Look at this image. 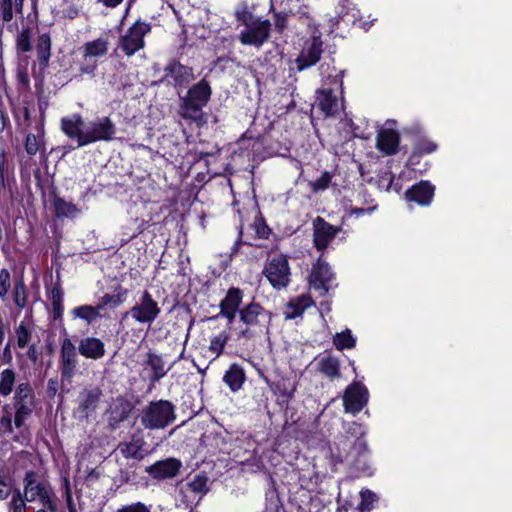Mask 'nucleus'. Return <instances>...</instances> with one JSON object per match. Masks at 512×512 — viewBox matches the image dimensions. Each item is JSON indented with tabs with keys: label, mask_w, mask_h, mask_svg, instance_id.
I'll list each match as a JSON object with an SVG mask.
<instances>
[{
	"label": "nucleus",
	"mask_w": 512,
	"mask_h": 512,
	"mask_svg": "<svg viewBox=\"0 0 512 512\" xmlns=\"http://www.w3.org/2000/svg\"><path fill=\"white\" fill-rule=\"evenodd\" d=\"M264 275L274 288L286 287L291 276L287 257L285 255H275L269 258L264 267Z\"/></svg>",
	"instance_id": "6"
},
{
	"label": "nucleus",
	"mask_w": 512,
	"mask_h": 512,
	"mask_svg": "<svg viewBox=\"0 0 512 512\" xmlns=\"http://www.w3.org/2000/svg\"><path fill=\"white\" fill-rule=\"evenodd\" d=\"M4 335H5V332H4V325H3V322L2 320L0 319V344L3 342L4 340Z\"/></svg>",
	"instance_id": "62"
},
{
	"label": "nucleus",
	"mask_w": 512,
	"mask_h": 512,
	"mask_svg": "<svg viewBox=\"0 0 512 512\" xmlns=\"http://www.w3.org/2000/svg\"><path fill=\"white\" fill-rule=\"evenodd\" d=\"M48 511H49V509L43 507V508L39 509L37 512H48Z\"/></svg>",
	"instance_id": "64"
},
{
	"label": "nucleus",
	"mask_w": 512,
	"mask_h": 512,
	"mask_svg": "<svg viewBox=\"0 0 512 512\" xmlns=\"http://www.w3.org/2000/svg\"><path fill=\"white\" fill-rule=\"evenodd\" d=\"M318 370L329 378L339 377L340 362L338 358L326 355L317 362Z\"/></svg>",
	"instance_id": "29"
},
{
	"label": "nucleus",
	"mask_w": 512,
	"mask_h": 512,
	"mask_svg": "<svg viewBox=\"0 0 512 512\" xmlns=\"http://www.w3.org/2000/svg\"><path fill=\"white\" fill-rule=\"evenodd\" d=\"M16 336H17V344L20 348H24L28 345L30 338H31V332L28 329V327L24 324V322H21L19 326L15 330Z\"/></svg>",
	"instance_id": "42"
},
{
	"label": "nucleus",
	"mask_w": 512,
	"mask_h": 512,
	"mask_svg": "<svg viewBox=\"0 0 512 512\" xmlns=\"http://www.w3.org/2000/svg\"><path fill=\"white\" fill-rule=\"evenodd\" d=\"M77 367V355L74 344L69 339H64L61 344L60 370L61 376L67 381L74 377Z\"/></svg>",
	"instance_id": "12"
},
{
	"label": "nucleus",
	"mask_w": 512,
	"mask_h": 512,
	"mask_svg": "<svg viewBox=\"0 0 512 512\" xmlns=\"http://www.w3.org/2000/svg\"><path fill=\"white\" fill-rule=\"evenodd\" d=\"M0 423L5 426V431L6 432H8V433H12L13 432L12 420H11V416L10 415L3 416L1 418V420H0Z\"/></svg>",
	"instance_id": "53"
},
{
	"label": "nucleus",
	"mask_w": 512,
	"mask_h": 512,
	"mask_svg": "<svg viewBox=\"0 0 512 512\" xmlns=\"http://www.w3.org/2000/svg\"><path fill=\"white\" fill-rule=\"evenodd\" d=\"M101 391L97 388L84 390L79 395V407L81 413L86 417L95 411L99 401Z\"/></svg>",
	"instance_id": "24"
},
{
	"label": "nucleus",
	"mask_w": 512,
	"mask_h": 512,
	"mask_svg": "<svg viewBox=\"0 0 512 512\" xmlns=\"http://www.w3.org/2000/svg\"><path fill=\"white\" fill-rule=\"evenodd\" d=\"M180 467L181 463L178 460L169 458L156 462L149 466L146 471L154 478H172L177 475Z\"/></svg>",
	"instance_id": "18"
},
{
	"label": "nucleus",
	"mask_w": 512,
	"mask_h": 512,
	"mask_svg": "<svg viewBox=\"0 0 512 512\" xmlns=\"http://www.w3.org/2000/svg\"><path fill=\"white\" fill-rule=\"evenodd\" d=\"M207 478L202 475H196L186 486L182 489L183 495L186 497L188 494H193V501H199L202 494L207 490Z\"/></svg>",
	"instance_id": "30"
},
{
	"label": "nucleus",
	"mask_w": 512,
	"mask_h": 512,
	"mask_svg": "<svg viewBox=\"0 0 512 512\" xmlns=\"http://www.w3.org/2000/svg\"><path fill=\"white\" fill-rule=\"evenodd\" d=\"M110 303H113L115 305H118L121 303V300L118 299V300H115L114 296H111L109 294H105L102 298H101V304L100 305H103V307L107 304H110Z\"/></svg>",
	"instance_id": "56"
},
{
	"label": "nucleus",
	"mask_w": 512,
	"mask_h": 512,
	"mask_svg": "<svg viewBox=\"0 0 512 512\" xmlns=\"http://www.w3.org/2000/svg\"><path fill=\"white\" fill-rule=\"evenodd\" d=\"M374 209H375V207L368 208V209L354 208V209H351L350 214L351 215H355L356 217H360V216L365 215V214H371L374 211Z\"/></svg>",
	"instance_id": "55"
},
{
	"label": "nucleus",
	"mask_w": 512,
	"mask_h": 512,
	"mask_svg": "<svg viewBox=\"0 0 512 512\" xmlns=\"http://www.w3.org/2000/svg\"><path fill=\"white\" fill-rule=\"evenodd\" d=\"M49 298H50L52 304L62 303L63 302V291H62L61 287L54 286L52 288V290L50 291Z\"/></svg>",
	"instance_id": "50"
},
{
	"label": "nucleus",
	"mask_w": 512,
	"mask_h": 512,
	"mask_svg": "<svg viewBox=\"0 0 512 512\" xmlns=\"http://www.w3.org/2000/svg\"><path fill=\"white\" fill-rule=\"evenodd\" d=\"M316 105L325 116H333L342 108L341 101L328 89L318 91Z\"/></svg>",
	"instance_id": "20"
},
{
	"label": "nucleus",
	"mask_w": 512,
	"mask_h": 512,
	"mask_svg": "<svg viewBox=\"0 0 512 512\" xmlns=\"http://www.w3.org/2000/svg\"><path fill=\"white\" fill-rule=\"evenodd\" d=\"M245 379L243 370L237 366L232 365L229 370L225 373L223 380L233 391H237L241 388Z\"/></svg>",
	"instance_id": "31"
},
{
	"label": "nucleus",
	"mask_w": 512,
	"mask_h": 512,
	"mask_svg": "<svg viewBox=\"0 0 512 512\" xmlns=\"http://www.w3.org/2000/svg\"><path fill=\"white\" fill-rule=\"evenodd\" d=\"M31 31L30 28H24L17 37V48L22 52H28L31 50Z\"/></svg>",
	"instance_id": "43"
},
{
	"label": "nucleus",
	"mask_w": 512,
	"mask_h": 512,
	"mask_svg": "<svg viewBox=\"0 0 512 512\" xmlns=\"http://www.w3.org/2000/svg\"><path fill=\"white\" fill-rule=\"evenodd\" d=\"M66 502H67L68 511L69 512H75L76 508H75V505L73 503V499H72V495H71L70 491H67Z\"/></svg>",
	"instance_id": "57"
},
{
	"label": "nucleus",
	"mask_w": 512,
	"mask_h": 512,
	"mask_svg": "<svg viewBox=\"0 0 512 512\" xmlns=\"http://www.w3.org/2000/svg\"><path fill=\"white\" fill-rule=\"evenodd\" d=\"M257 233L261 238H266L268 236L269 231L267 227L263 226L257 231Z\"/></svg>",
	"instance_id": "61"
},
{
	"label": "nucleus",
	"mask_w": 512,
	"mask_h": 512,
	"mask_svg": "<svg viewBox=\"0 0 512 512\" xmlns=\"http://www.w3.org/2000/svg\"><path fill=\"white\" fill-rule=\"evenodd\" d=\"M10 495V489L6 483L5 477L0 472V500H5Z\"/></svg>",
	"instance_id": "51"
},
{
	"label": "nucleus",
	"mask_w": 512,
	"mask_h": 512,
	"mask_svg": "<svg viewBox=\"0 0 512 512\" xmlns=\"http://www.w3.org/2000/svg\"><path fill=\"white\" fill-rule=\"evenodd\" d=\"M102 309L103 305H81L71 310V315L75 319H82L87 324H91L101 316L100 312Z\"/></svg>",
	"instance_id": "28"
},
{
	"label": "nucleus",
	"mask_w": 512,
	"mask_h": 512,
	"mask_svg": "<svg viewBox=\"0 0 512 512\" xmlns=\"http://www.w3.org/2000/svg\"><path fill=\"white\" fill-rule=\"evenodd\" d=\"M28 501L25 499L22 491L20 489H15L12 492V498L9 502V510L10 512H26Z\"/></svg>",
	"instance_id": "39"
},
{
	"label": "nucleus",
	"mask_w": 512,
	"mask_h": 512,
	"mask_svg": "<svg viewBox=\"0 0 512 512\" xmlns=\"http://www.w3.org/2000/svg\"><path fill=\"white\" fill-rule=\"evenodd\" d=\"M333 344L338 350L352 349L356 345V339L351 333V330L346 329L340 333H336L333 337Z\"/></svg>",
	"instance_id": "35"
},
{
	"label": "nucleus",
	"mask_w": 512,
	"mask_h": 512,
	"mask_svg": "<svg viewBox=\"0 0 512 512\" xmlns=\"http://www.w3.org/2000/svg\"><path fill=\"white\" fill-rule=\"evenodd\" d=\"M331 179V174L329 172H324L318 179L310 182V187L315 193L324 191L329 187Z\"/></svg>",
	"instance_id": "45"
},
{
	"label": "nucleus",
	"mask_w": 512,
	"mask_h": 512,
	"mask_svg": "<svg viewBox=\"0 0 512 512\" xmlns=\"http://www.w3.org/2000/svg\"><path fill=\"white\" fill-rule=\"evenodd\" d=\"M14 425L21 428L35 408V395L29 383H20L14 396Z\"/></svg>",
	"instance_id": "3"
},
{
	"label": "nucleus",
	"mask_w": 512,
	"mask_h": 512,
	"mask_svg": "<svg viewBox=\"0 0 512 512\" xmlns=\"http://www.w3.org/2000/svg\"><path fill=\"white\" fill-rule=\"evenodd\" d=\"M287 24V14L276 13L275 14V25L279 30H283Z\"/></svg>",
	"instance_id": "52"
},
{
	"label": "nucleus",
	"mask_w": 512,
	"mask_h": 512,
	"mask_svg": "<svg viewBox=\"0 0 512 512\" xmlns=\"http://www.w3.org/2000/svg\"><path fill=\"white\" fill-rule=\"evenodd\" d=\"M361 501L357 506L351 502H345L338 510L344 512H365L372 509L373 503L377 497L375 493L370 490H362L360 492Z\"/></svg>",
	"instance_id": "25"
},
{
	"label": "nucleus",
	"mask_w": 512,
	"mask_h": 512,
	"mask_svg": "<svg viewBox=\"0 0 512 512\" xmlns=\"http://www.w3.org/2000/svg\"><path fill=\"white\" fill-rule=\"evenodd\" d=\"M40 147V140L33 134H29L26 138L25 149L29 155H35Z\"/></svg>",
	"instance_id": "47"
},
{
	"label": "nucleus",
	"mask_w": 512,
	"mask_h": 512,
	"mask_svg": "<svg viewBox=\"0 0 512 512\" xmlns=\"http://www.w3.org/2000/svg\"><path fill=\"white\" fill-rule=\"evenodd\" d=\"M24 0H0V13L4 22L13 19V7L17 13H22Z\"/></svg>",
	"instance_id": "32"
},
{
	"label": "nucleus",
	"mask_w": 512,
	"mask_h": 512,
	"mask_svg": "<svg viewBox=\"0 0 512 512\" xmlns=\"http://www.w3.org/2000/svg\"><path fill=\"white\" fill-rule=\"evenodd\" d=\"M27 295L26 287L22 280L15 284L14 289V302L19 308H24L26 305Z\"/></svg>",
	"instance_id": "44"
},
{
	"label": "nucleus",
	"mask_w": 512,
	"mask_h": 512,
	"mask_svg": "<svg viewBox=\"0 0 512 512\" xmlns=\"http://www.w3.org/2000/svg\"><path fill=\"white\" fill-rule=\"evenodd\" d=\"M148 365L153 371L152 379L155 381L162 378L169 370V368L166 367L163 359L156 354H149Z\"/></svg>",
	"instance_id": "36"
},
{
	"label": "nucleus",
	"mask_w": 512,
	"mask_h": 512,
	"mask_svg": "<svg viewBox=\"0 0 512 512\" xmlns=\"http://www.w3.org/2000/svg\"><path fill=\"white\" fill-rule=\"evenodd\" d=\"M52 307H53L55 317H60L62 315V311H63L62 303H58V304L54 303V304H52Z\"/></svg>",
	"instance_id": "59"
},
{
	"label": "nucleus",
	"mask_w": 512,
	"mask_h": 512,
	"mask_svg": "<svg viewBox=\"0 0 512 512\" xmlns=\"http://www.w3.org/2000/svg\"><path fill=\"white\" fill-rule=\"evenodd\" d=\"M161 309L152 295L145 290L134 306L125 313L124 317H131L135 322L150 325L154 322Z\"/></svg>",
	"instance_id": "5"
},
{
	"label": "nucleus",
	"mask_w": 512,
	"mask_h": 512,
	"mask_svg": "<svg viewBox=\"0 0 512 512\" xmlns=\"http://www.w3.org/2000/svg\"><path fill=\"white\" fill-rule=\"evenodd\" d=\"M242 298L243 292L239 288L233 287L227 291L226 296L220 302V315L226 318L229 324L235 320Z\"/></svg>",
	"instance_id": "15"
},
{
	"label": "nucleus",
	"mask_w": 512,
	"mask_h": 512,
	"mask_svg": "<svg viewBox=\"0 0 512 512\" xmlns=\"http://www.w3.org/2000/svg\"><path fill=\"white\" fill-rule=\"evenodd\" d=\"M123 0H97V3L101 4L106 8H115L120 5Z\"/></svg>",
	"instance_id": "54"
},
{
	"label": "nucleus",
	"mask_w": 512,
	"mask_h": 512,
	"mask_svg": "<svg viewBox=\"0 0 512 512\" xmlns=\"http://www.w3.org/2000/svg\"><path fill=\"white\" fill-rule=\"evenodd\" d=\"M202 106L200 105H193L192 102L186 101L183 99V103L180 108V115L184 119H188L194 122H200L202 121Z\"/></svg>",
	"instance_id": "34"
},
{
	"label": "nucleus",
	"mask_w": 512,
	"mask_h": 512,
	"mask_svg": "<svg viewBox=\"0 0 512 512\" xmlns=\"http://www.w3.org/2000/svg\"><path fill=\"white\" fill-rule=\"evenodd\" d=\"M10 289V273L7 269L0 271V297L5 298Z\"/></svg>",
	"instance_id": "46"
},
{
	"label": "nucleus",
	"mask_w": 512,
	"mask_h": 512,
	"mask_svg": "<svg viewBox=\"0 0 512 512\" xmlns=\"http://www.w3.org/2000/svg\"><path fill=\"white\" fill-rule=\"evenodd\" d=\"M22 493L28 502L38 500L42 507L49 509L50 512L57 511V504L53 499L50 486L45 482L38 481L36 473L32 470L25 473Z\"/></svg>",
	"instance_id": "2"
},
{
	"label": "nucleus",
	"mask_w": 512,
	"mask_h": 512,
	"mask_svg": "<svg viewBox=\"0 0 512 512\" xmlns=\"http://www.w3.org/2000/svg\"><path fill=\"white\" fill-rule=\"evenodd\" d=\"M323 42L319 36H312L305 42L304 47L296 59L297 69L302 71L315 65L321 58Z\"/></svg>",
	"instance_id": "10"
},
{
	"label": "nucleus",
	"mask_w": 512,
	"mask_h": 512,
	"mask_svg": "<svg viewBox=\"0 0 512 512\" xmlns=\"http://www.w3.org/2000/svg\"><path fill=\"white\" fill-rule=\"evenodd\" d=\"M151 27L148 23L137 21L121 37L119 46L127 56H131L144 47V37Z\"/></svg>",
	"instance_id": "7"
},
{
	"label": "nucleus",
	"mask_w": 512,
	"mask_h": 512,
	"mask_svg": "<svg viewBox=\"0 0 512 512\" xmlns=\"http://www.w3.org/2000/svg\"><path fill=\"white\" fill-rule=\"evenodd\" d=\"M15 373L11 369H5L0 375V394L2 396H8L13 391L15 384Z\"/></svg>",
	"instance_id": "37"
},
{
	"label": "nucleus",
	"mask_w": 512,
	"mask_h": 512,
	"mask_svg": "<svg viewBox=\"0 0 512 512\" xmlns=\"http://www.w3.org/2000/svg\"><path fill=\"white\" fill-rule=\"evenodd\" d=\"M399 134L392 129H381L376 138V147L386 155L395 154L399 145Z\"/></svg>",
	"instance_id": "19"
},
{
	"label": "nucleus",
	"mask_w": 512,
	"mask_h": 512,
	"mask_svg": "<svg viewBox=\"0 0 512 512\" xmlns=\"http://www.w3.org/2000/svg\"><path fill=\"white\" fill-rule=\"evenodd\" d=\"M334 274L329 265L321 260L313 266L309 283L314 290L320 291L321 295H325L333 287Z\"/></svg>",
	"instance_id": "11"
},
{
	"label": "nucleus",
	"mask_w": 512,
	"mask_h": 512,
	"mask_svg": "<svg viewBox=\"0 0 512 512\" xmlns=\"http://www.w3.org/2000/svg\"><path fill=\"white\" fill-rule=\"evenodd\" d=\"M79 353L90 359H99L105 354L103 342L95 337H87L80 341L78 347Z\"/></svg>",
	"instance_id": "21"
},
{
	"label": "nucleus",
	"mask_w": 512,
	"mask_h": 512,
	"mask_svg": "<svg viewBox=\"0 0 512 512\" xmlns=\"http://www.w3.org/2000/svg\"><path fill=\"white\" fill-rule=\"evenodd\" d=\"M145 441L142 437L134 435L130 441L119 443L117 450L127 459H141L143 457V446Z\"/></svg>",
	"instance_id": "22"
},
{
	"label": "nucleus",
	"mask_w": 512,
	"mask_h": 512,
	"mask_svg": "<svg viewBox=\"0 0 512 512\" xmlns=\"http://www.w3.org/2000/svg\"><path fill=\"white\" fill-rule=\"evenodd\" d=\"M436 149V145L432 142H426L421 147V151L424 153H431Z\"/></svg>",
	"instance_id": "58"
},
{
	"label": "nucleus",
	"mask_w": 512,
	"mask_h": 512,
	"mask_svg": "<svg viewBox=\"0 0 512 512\" xmlns=\"http://www.w3.org/2000/svg\"><path fill=\"white\" fill-rule=\"evenodd\" d=\"M51 39L46 33L41 34L37 40V54L41 62L46 63L50 57Z\"/></svg>",
	"instance_id": "38"
},
{
	"label": "nucleus",
	"mask_w": 512,
	"mask_h": 512,
	"mask_svg": "<svg viewBox=\"0 0 512 512\" xmlns=\"http://www.w3.org/2000/svg\"><path fill=\"white\" fill-rule=\"evenodd\" d=\"M117 512H150L149 509L142 503H133L130 505L123 506L118 509Z\"/></svg>",
	"instance_id": "49"
},
{
	"label": "nucleus",
	"mask_w": 512,
	"mask_h": 512,
	"mask_svg": "<svg viewBox=\"0 0 512 512\" xmlns=\"http://www.w3.org/2000/svg\"><path fill=\"white\" fill-rule=\"evenodd\" d=\"M271 24L268 20L255 19L246 24L240 33V41L244 45L260 47L268 39Z\"/></svg>",
	"instance_id": "8"
},
{
	"label": "nucleus",
	"mask_w": 512,
	"mask_h": 512,
	"mask_svg": "<svg viewBox=\"0 0 512 512\" xmlns=\"http://www.w3.org/2000/svg\"><path fill=\"white\" fill-rule=\"evenodd\" d=\"M294 391H295V385H291L290 388L284 390V395L287 397V398H291L294 394Z\"/></svg>",
	"instance_id": "60"
},
{
	"label": "nucleus",
	"mask_w": 512,
	"mask_h": 512,
	"mask_svg": "<svg viewBox=\"0 0 512 512\" xmlns=\"http://www.w3.org/2000/svg\"><path fill=\"white\" fill-rule=\"evenodd\" d=\"M61 129L67 137L77 141L78 147L98 141H110L116 133L115 124L109 117H100L85 123L79 114L62 118Z\"/></svg>",
	"instance_id": "1"
},
{
	"label": "nucleus",
	"mask_w": 512,
	"mask_h": 512,
	"mask_svg": "<svg viewBox=\"0 0 512 512\" xmlns=\"http://www.w3.org/2000/svg\"><path fill=\"white\" fill-rule=\"evenodd\" d=\"M299 0H272L273 4H278L280 6H284V10H287L291 14L298 15L299 17H308L307 7H298V9H294L291 7L293 2H298Z\"/></svg>",
	"instance_id": "41"
},
{
	"label": "nucleus",
	"mask_w": 512,
	"mask_h": 512,
	"mask_svg": "<svg viewBox=\"0 0 512 512\" xmlns=\"http://www.w3.org/2000/svg\"><path fill=\"white\" fill-rule=\"evenodd\" d=\"M108 45L109 42L107 39L98 38L96 40L87 42L83 46L84 59L87 62V64L81 68L83 73L89 74L93 72L96 64L95 62L91 61V59L104 56L108 52Z\"/></svg>",
	"instance_id": "14"
},
{
	"label": "nucleus",
	"mask_w": 512,
	"mask_h": 512,
	"mask_svg": "<svg viewBox=\"0 0 512 512\" xmlns=\"http://www.w3.org/2000/svg\"><path fill=\"white\" fill-rule=\"evenodd\" d=\"M228 339L229 336L225 332H221L218 335L212 337L210 340L209 351L215 354V357L220 356Z\"/></svg>",
	"instance_id": "40"
},
{
	"label": "nucleus",
	"mask_w": 512,
	"mask_h": 512,
	"mask_svg": "<svg viewBox=\"0 0 512 512\" xmlns=\"http://www.w3.org/2000/svg\"><path fill=\"white\" fill-rule=\"evenodd\" d=\"M211 96V88L209 84L202 80L194 85L189 91L184 100L192 102L193 105H200L204 107L209 101Z\"/></svg>",
	"instance_id": "23"
},
{
	"label": "nucleus",
	"mask_w": 512,
	"mask_h": 512,
	"mask_svg": "<svg viewBox=\"0 0 512 512\" xmlns=\"http://www.w3.org/2000/svg\"><path fill=\"white\" fill-rule=\"evenodd\" d=\"M54 209L57 217L74 218L80 213V210L73 203L62 198L54 200Z\"/></svg>",
	"instance_id": "33"
},
{
	"label": "nucleus",
	"mask_w": 512,
	"mask_h": 512,
	"mask_svg": "<svg viewBox=\"0 0 512 512\" xmlns=\"http://www.w3.org/2000/svg\"><path fill=\"white\" fill-rule=\"evenodd\" d=\"M167 77H171L179 84H187L194 79L192 69L180 63H171L165 68Z\"/></svg>",
	"instance_id": "26"
},
{
	"label": "nucleus",
	"mask_w": 512,
	"mask_h": 512,
	"mask_svg": "<svg viewBox=\"0 0 512 512\" xmlns=\"http://www.w3.org/2000/svg\"><path fill=\"white\" fill-rule=\"evenodd\" d=\"M406 199L421 206H428L434 196V187L428 181H421L406 192Z\"/></svg>",
	"instance_id": "17"
},
{
	"label": "nucleus",
	"mask_w": 512,
	"mask_h": 512,
	"mask_svg": "<svg viewBox=\"0 0 512 512\" xmlns=\"http://www.w3.org/2000/svg\"><path fill=\"white\" fill-rule=\"evenodd\" d=\"M340 228L334 227L318 217L314 222V243L318 250L325 249L334 239Z\"/></svg>",
	"instance_id": "16"
},
{
	"label": "nucleus",
	"mask_w": 512,
	"mask_h": 512,
	"mask_svg": "<svg viewBox=\"0 0 512 512\" xmlns=\"http://www.w3.org/2000/svg\"><path fill=\"white\" fill-rule=\"evenodd\" d=\"M174 419L173 406L168 401L151 403L143 412L142 424L149 429H160Z\"/></svg>",
	"instance_id": "4"
},
{
	"label": "nucleus",
	"mask_w": 512,
	"mask_h": 512,
	"mask_svg": "<svg viewBox=\"0 0 512 512\" xmlns=\"http://www.w3.org/2000/svg\"><path fill=\"white\" fill-rule=\"evenodd\" d=\"M4 355H9L10 356V343H8L4 349Z\"/></svg>",
	"instance_id": "63"
},
{
	"label": "nucleus",
	"mask_w": 512,
	"mask_h": 512,
	"mask_svg": "<svg viewBox=\"0 0 512 512\" xmlns=\"http://www.w3.org/2000/svg\"><path fill=\"white\" fill-rule=\"evenodd\" d=\"M240 321L246 326H260L270 321V313L258 303H250L239 310Z\"/></svg>",
	"instance_id": "13"
},
{
	"label": "nucleus",
	"mask_w": 512,
	"mask_h": 512,
	"mask_svg": "<svg viewBox=\"0 0 512 512\" xmlns=\"http://www.w3.org/2000/svg\"><path fill=\"white\" fill-rule=\"evenodd\" d=\"M346 434L350 435V437L361 438L366 434V429L357 422L349 423L346 427Z\"/></svg>",
	"instance_id": "48"
},
{
	"label": "nucleus",
	"mask_w": 512,
	"mask_h": 512,
	"mask_svg": "<svg viewBox=\"0 0 512 512\" xmlns=\"http://www.w3.org/2000/svg\"><path fill=\"white\" fill-rule=\"evenodd\" d=\"M367 388L358 383L349 385L343 396V404L346 413L356 414L360 412L368 402Z\"/></svg>",
	"instance_id": "9"
},
{
	"label": "nucleus",
	"mask_w": 512,
	"mask_h": 512,
	"mask_svg": "<svg viewBox=\"0 0 512 512\" xmlns=\"http://www.w3.org/2000/svg\"><path fill=\"white\" fill-rule=\"evenodd\" d=\"M312 304V299L307 295H301L295 299H292L285 307V318L294 319L300 316Z\"/></svg>",
	"instance_id": "27"
}]
</instances>
